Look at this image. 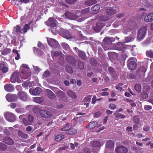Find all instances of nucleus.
<instances>
[{"mask_svg": "<svg viewBox=\"0 0 153 153\" xmlns=\"http://www.w3.org/2000/svg\"><path fill=\"white\" fill-rule=\"evenodd\" d=\"M45 23L48 26L51 27L52 33L54 35L56 34L57 31L56 27L57 21L55 20L54 18H50Z\"/></svg>", "mask_w": 153, "mask_h": 153, "instance_id": "obj_1", "label": "nucleus"}, {"mask_svg": "<svg viewBox=\"0 0 153 153\" xmlns=\"http://www.w3.org/2000/svg\"><path fill=\"white\" fill-rule=\"evenodd\" d=\"M65 18H68L71 20H76L79 22H81L84 20V19H82L80 17L78 18V16L71 13L68 11H67L65 14Z\"/></svg>", "mask_w": 153, "mask_h": 153, "instance_id": "obj_2", "label": "nucleus"}, {"mask_svg": "<svg viewBox=\"0 0 153 153\" xmlns=\"http://www.w3.org/2000/svg\"><path fill=\"white\" fill-rule=\"evenodd\" d=\"M21 76L18 71H14L12 74L10 80L11 82L14 83L16 81L18 83L20 82L21 81Z\"/></svg>", "mask_w": 153, "mask_h": 153, "instance_id": "obj_3", "label": "nucleus"}, {"mask_svg": "<svg viewBox=\"0 0 153 153\" xmlns=\"http://www.w3.org/2000/svg\"><path fill=\"white\" fill-rule=\"evenodd\" d=\"M146 31L147 28L145 27H143L139 30L137 39L140 41H141L144 38L146 35Z\"/></svg>", "mask_w": 153, "mask_h": 153, "instance_id": "obj_4", "label": "nucleus"}, {"mask_svg": "<svg viewBox=\"0 0 153 153\" xmlns=\"http://www.w3.org/2000/svg\"><path fill=\"white\" fill-rule=\"evenodd\" d=\"M135 58L134 57L130 58L128 61V67L131 70H134L135 69L137 64L135 62Z\"/></svg>", "mask_w": 153, "mask_h": 153, "instance_id": "obj_5", "label": "nucleus"}, {"mask_svg": "<svg viewBox=\"0 0 153 153\" xmlns=\"http://www.w3.org/2000/svg\"><path fill=\"white\" fill-rule=\"evenodd\" d=\"M7 100L9 102H12L17 100L18 97L16 94H7L6 96Z\"/></svg>", "mask_w": 153, "mask_h": 153, "instance_id": "obj_6", "label": "nucleus"}, {"mask_svg": "<svg viewBox=\"0 0 153 153\" xmlns=\"http://www.w3.org/2000/svg\"><path fill=\"white\" fill-rule=\"evenodd\" d=\"M47 41L48 44L51 47L57 48L59 46L58 42L55 39L51 38H48Z\"/></svg>", "mask_w": 153, "mask_h": 153, "instance_id": "obj_7", "label": "nucleus"}, {"mask_svg": "<svg viewBox=\"0 0 153 153\" xmlns=\"http://www.w3.org/2000/svg\"><path fill=\"white\" fill-rule=\"evenodd\" d=\"M27 120L26 118L23 119V123L26 126L29 125L33 122L34 117L31 114H29L27 117Z\"/></svg>", "mask_w": 153, "mask_h": 153, "instance_id": "obj_8", "label": "nucleus"}, {"mask_svg": "<svg viewBox=\"0 0 153 153\" xmlns=\"http://www.w3.org/2000/svg\"><path fill=\"white\" fill-rule=\"evenodd\" d=\"M18 95L19 99L23 101H26L28 99L27 94L24 91H19Z\"/></svg>", "mask_w": 153, "mask_h": 153, "instance_id": "obj_9", "label": "nucleus"}, {"mask_svg": "<svg viewBox=\"0 0 153 153\" xmlns=\"http://www.w3.org/2000/svg\"><path fill=\"white\" fill-rule=\"evenodd\" d=\"M4 117L7 121L10 122H14L15 120V115L10 112L5 113L4 114Z\"/></svg>", "mask_w": 153, "mask_h": 153, "instance_id": "obj_10", "label": "nucleus"}, {"mask_svg": "<svg viewBox=\"0 0 153 153\" xmlns=\"http://www.w3.org/2000/svg\"><path fill=\"white\" fill-rule=\"evenodd\" d=\"M29 92L32 95H37L40 94L42 91L40 88L36 87L35 89L30 88L29 90Z\"/></svg>", "mask_w": 153, "mask_h": 153, "instance_id": "obj_11", "label": "nucleus"}, {"mask_svg": "<svg viewBox=\"0 0 153 153\" xmlns=\"http://www.w3.org/2000/svg\"><path fill=\"white\" fill-rule=\"evenodd\" d=\"M117 153H127L128 151L127 148L123 146H119L115 149Z\"/></svg>", "mask_w": 153, "mask_h": 153, "instance_id": "obj_12", "label": "nucleus"}, {"mask_svg": "<svg viewBox=\"0 0 153 153\" xmlns=\"http://www.w3.org/2000/svg\"><path fill=\"white\" fill-rule=\"evenodd\" d=\"M40 115L43 117L45 118H49L52 116V114L49 111L41 110L39 112Z\"/></svg>", "mask_w": 153, "mask_h": 153, "instance_id": "obj_13", "label": "nucleus"}, {"mask_svg": "<svg viewBox=\"0 0 153 153\" xmlns=\"http://www.w3.org/2000/svg\"><path fill=\"white\" fill-rule=\"evenodd\" d=\"M0 70H1L4 73H5L8 71V65L5 62H3L0 64Z\"/></svg>", "mask_w": 153, "mask_h": 153, "instance_id": "obj_14", "label": "nucleus"}, {"mask_svg": "<svg viewBox=\"0 0 153 153\" xmlns=\"http://www.w3.org/2000/svg\"><path fill=\"white\" fill-rule=\"evenodd\" d=\"M5 90L7 92H11L14 90V86L10 84H7L4 86Z\"/></svg>", "mask_w": 153, "mask_h": 153, "instance_id": "obj_15", "label": "nucleus"}, {"mask_svg": "<svg viewBox=\"0 0 153 153\" xmlns=\"http://www.w3.org/2000/svg\"><path fill=\"white\" fill-rule=\"evenodd\" d=\"M145 21L149 22L153 20V13H150L146 15L144 18Z\"/></svg>", "mask_w": 153, "mask_h": 153, "instance_id": "obj_16", "label": "nucleus"}, {"mask_svg": "<svg viewBox=\"0 0 153 153\" xmlns=\"http://www.w3.org/2000/svg\"><path fill=\"white\" fill-rule=\"evenodd\" d=\"M135 38V35L131 34L130 36L125 38V43H127L133 41Z\"/></svg>", "mask_w": 153, "mask_h": 153, "instance_id": "obj_17", "label": "nucleus"}, {"mask_svg": "<svg viewBox=\"0 0 153 153\" xmlns=\"http://www.w3.org/2000/svg\"><path fill=\"white\" fill-rule=\"evenodd\" d=\"M75 48L76 51L78 52V55L80 57L84 59H86V55L85 52L83 51H80L76 48Z\"/></svg>", "mask_w": 153, "mask_h": 153, "instance_id": "obj_18", "label": "nucleus"}, {"mask_svg": "<svg viewBox=\"0 0 153 153\" xmlns=\"http://www.w3.org/2000/svg\"><path fill=\"white\" fill-rule=\"evenodd\" d=\"M104 26V24L101 22H97L96 26L94 27V29L97 32L100 31Z\"/></svg>", "mask_w": 153, "mask_h": 153, "instance_id": "obj_19", "label": "nucleus"}, {"mask_svg": "<svg viewBox=\"0 0 153 153\" xmlns=\"http://www.w3.org/2000/svg\"><path fill=\"white\" fill-rule=\"evenodd\" d=\"M3 141L6 144L11 145L13 144L14 142L13 140L10 138L6 137L3 139Z\"/></svg>", "mask_w": 153, "mask_h": 153, "instance_id": "obj_20", "label": "nucleus"}, {"mask_svg": "<svg viewBox=\"0 0 153 153\" xmlns=\"http://www.w3.org/2000/svg\"><path fill=\"white\" fill-rule=\"evenodd\" d=\"M114 39L110 38L108 37H106L103 39V41L104 43L110 45L112 42L114 41Z\"/></svg>", "mask_w": 153, "mask_h": 153, "instance_id": "obj_21", "label": "nucleus"}, {"mask_svg": "<svg viewBox=\"0 0 153 153\" xmlns=\"http://www.w3.org/2000/svg\"><path fill=\"white\" fill-rule=\"evenodd\" d=\"M106 13L109 15H112L116 13L115 10L111 7H108L106 10Z\"/></svg>", "mask_w": 153, "mask_h": 153, "instance_id": "obj_22", "label": "nucleus"}, {"mask_svg": "<svg viewBox=\"0 0 153 153\" xmlns=\"http://www.w3.org/2000/svg\"><path fill=\"white\" fill-rule=\"evenodd\" d=\"M97 125V123L96 122L94 121L90 122L86 126V127L89 129H92L94 128Z\"/></svg>", "mask_w": 153, "mask_h": 153, "instance_id": "obj_23", "label": "nucleus"}, {"mask_svg": "<svg viewBox=\"0 0 153 153\" xmlns=\"http://www.w3.org/2000/svg\"><path fill=\"white\" fill-rule=\"evenodd\" d=\"M67 61L70 64L74 65L75 63V60L74 58L72 56H68L66 58Z\"/></svg>", "mask_w": 153, "mask_h": 153, "instance_id": "obj_24", "label": "nucleus"}, {"mask_svg": "<svg viewBox=\"0 0 153 153\" xmlns=\"http://www.w3.org/2000/svg\"><path fill=\"white\" fill-rule=\"evenodd\" d=\"M46 92L48 93V97L51 99H53L55 98V95L54 93L50 90L47 89Z\"/></svg>", "mask_w": 153, "mask_h": 153, "instance_id": "obj_25", "label": "nucleus"}, {"mask_svg": "<svg viewBox=\"0 0 153 153\" xmlns=\"http://www.w3.org/2000/svg\"><path fill=\"white\" fill-rule=\"evenodd\" d=\"M67 94L69 97L72 99H75L77 97L76 94L71 90H70L67 92Z\"/></svg>", "mask_w": 153, "mask_h": 153, "instance_id": "obj_26", "label": "nucleus"}, {"mask_svg": "<svg viewBox=\"0 0 153 153\" xmlns=\"http://www.w3.org/2000/svg\"><path fill=\"white\" fill-rule=\"evenodd\" d=\"M33 23L32 22H30L28 24H25L24 27V28L22 29L21 33H26L27 31V30L29 29V27L30 24Z\"/></svg>", "mask_w": 153, "mask_h": 153, "instance_id": "obj_27", "label": "nucleus"}, {"mask_svg": "<svg viewBox=\"0 0 153 153\" xmlns=\"http://www.w3.org/2000/svg\"><path fill=\"white\" fill-rule=\"evenodd\" d=\"M97 1L95 0H88L85 1V4L88 6H90L94 4H96Z\"/></svg>", "mask_w": 153, "mask_h": 153, "instance_id": "obj_28", "label": "nucleus"}, {"mask_svg": "<svg viewBox=\"0 0 153 153\" xmlns=\"http://www.w3.org/2000/svg\"><path fill=\"white\" fill-rule=\"evenodd\" d=\"M114 146V143L111 140H109L106 142V147L107 148H113Z\"/></svg>", "mask_w": 153, "mask_h": 153, "instance_id": "obj_29", "label": "nucleus"}, {"mask_svg": "<svg viewBox=\"0 0 153 153\" xmlns=\"http://www.w3.org/2000/svg\"><path fill=\"white\" fill-rule=\"evenodd\" d=\"M64 138V136L62 134H59L56 136L55 138V140L56 141H60L63 139Z\"/></svg>", "mask_w": 153, "mask_h": 153, "instance_id": "obj_30", "label": "nucleus"}, {"mask_svg": "<svg viewBox=\"0 0 153 153\" xmlns=\"http://www.w3.org/2000/svg\"><path fill=\"white\" fill-rule=\"evenodd\" d=\"M76 130L73 128H70L68 130L66 133L68 134H74L76 133Z\"/></svg>", "mask_w": 153, "mask_h": 153, "instance_id": "obj_31", "label": "nucleus"}, {"mask_svg": "<svg viewBox=\"0 0 153 153\" xmlns=\"http://www.w3.org/2000/svg\"><path fill=\"white\" fill-rule=\"evenodd\" d=\"M100 6L99 4H97L91 7V10L93 12H97L100 10Z\"/></svg>", "mask_w": 153, "mask_h": 153, "instance_id": "obj_32", "label": "nucleus"}, {"mask_svg": "<svg viewBox=\"0 0 153 153\" xmlns=\"http://www.w3.org/2000/svg\"><path fill=\"white\" fill-rule=\"evenodd\" d=\"M11 50L8 48H4L2 51L1 54L3 55H6L10 53Z\"/></svg>", "mask_w": 153, "mask_h": 153, "instance_id": "obj_33", "label": "nucleus"}, {"mask_svg": "<svg viewBox=\"0 0 153 153\" xmlns=\"http://www.w3.org/2000/svg\"><path fill=\"white\" fill-rule=\"evenodd\" d=\"M19 135L22 138L24 139H27L28 137V135L27 134L23 133L21 131H18Z\"/></svg>", "mask_w": 153, "mask_h": 153, "instance_id": "obj_34", "label": "nucleus"}, {"mask_svg": "<svg viewBox=\"0 0 153 153\" xmlns=\"http://www.w3.org/2000/svg\"><path fill=\"white\" fill-rule=\"evenodd\" d=\"M27 71H28V70L24 68V71L25 73H23L24 74V77H23V79H26L28 78L31 75L30 73L27 72Z\"/></svg>", "mask_w": 153, "mask_h": 153, "instance_id": "obj_35", "label": "nucleus"}, {"mask_svg": "<svg viewBox=\"0 0 153 153\" xmlns=\"http://www.w3.org/2000/svg\"><path fill=\"white\" fill-rule=\"evenodd\" d=\"M52 55L55 56H63V55L62 54V53L60 51H52L51 52Z\"/></svg>", "mask_w": 153, "mask_h": 153, "instance_id": "obj_36", "label": "nucleus"}, {"mask_svg": "<svg viewBox=\"0 0 153 153\" xmlns=\"http://www.w3.org/2000/svg\"><path fill=\"white\" fill-rule=\"evenodd\" d=\"M43 98L41 97H33V100L35 102L40 103L43 101Z\"/></svg>", "mask_w": 153, "mask_h": 153, "instance_id": "obj_37", "label": "nucleus"}, {"mask_svg": "<svg viewBox=\"0 0 153 153\" xmlns=\"http://www.w3.org/2000/svg\"><path fill=\"white\" fill-rule=\"evenodd\" d=\"M91 145L92 146L97 147L100 146V144L99 141H93L91 143Z\"/></svg>", "mask_w": 153, "mask_h": 153, "instance_id": "obj_38", "label": "nucleus"}, {"mask_svg": "<svg viewBox=\"0 0 153 153\" xmlns=\"http://www.w3.org/2000/svg\"><path fill=\"white\" fill-rule=\"evenodd\" d=\"M24 68L26 69L27 70H28L29 68L28 66V65L26 64H23L21 66L20 70L21 71L22 73H25L24 71Z\"/></svg>", "mask_w": 153, "mask_h": 153, "instance_id": "obj_39", "label": "nucleus"}, {"mask_svg": "<svg viewBox=\"0 0 153 153\" xmlns=\"http://www.w3.org/2000/svg\"><path fill=\"white\" fill-rule=\"evenodd\" d=\"M135 90L138 92H140L141 90V86L140 84H136L134 86Z\"/></svg>", "mask_w": 153, "mask_h": 153, "instance_id": "obj_40", "label": "nucleus"}, {"mask_svg": "<svg viewBox=\"0 0 153 153\" xmlns=\"http://www.w3.org/2000/svg\"><path fill=\"white\" fill-rule=\"evenodd\" d=\"M60 97L62 98L63 100H66L67 99V97L65 94L62 91L60 92L59 93Z\"/></svg>", "mask_w": 153, "mask_h": 153, "instance_id": "obj_41", "label": "nucleus"}, {"mask_svg": "<svg viewBox=\"0 0 153 153\" xmlns=\"http://www.w3.org/2000/svg\"><path fill=\"white\" fill-rule=\"evenodd\" d=\"M64 37L66 39H69L71 37L70 32L68 31H65L64 33Z\"/></svg>", "mask_w": 153, "mask_h": 153, "instance_id": "obj_42", "label": "nucleus"}, {"mask_svg": "<svg viewBox=\"0 0 153 153\" xmlns=\"http://www.w3.org/2000/svg\"><path fill=\"white\" fill-rule=\"evenodd\" d=\"M7 148L6 145L0 142V150L4 151L7 149Z\"/></svg>", "mask_w": 153, "mask_h": 153, "instance_id": "obj_43", "label": "nucleus"}, {"mask_svg": "<svg viewBox=\"0 0 153 153\" xmlns=\"http://www.w3.org/2000/svg\"><path fill=\"white\" fill-rule=\"evenodd\" d=\"M146 54L147 56L150 57H153V51L151 50H150L147 51Z\"/></svg>", "mask_w": 153, "mask_h": 153, "instance_id": "obj_44", "label": "nucleus"}, {"mask_svg": "<svg viewBox=\"0 0 153 153\" xmlns=\"http://www.w3.org/2000/svg\"><path fill=\"white\" fill-rule=\"evenodd\" d=\"M99 19L102 21H106L108 19V18L107 16L102 15L100 16Z\"/></svg>", "mask_w": 153, "mask_h": 153, "instance_id": "obj_45", "label": "nucleus"}, {"mask_svg": "<svg viewBox=\"0 0 153 153\" xmlns=\"http://www.w3.org/2000/svg\"><path fill=\"white\" fill-rule=\"evenodd\" d=\"M70 127L68 124H67L64 127L62 128L61 130L63 131H66L67 132L69 129Z\"/></svg>", "mask_w": 153, "mask_h": 153, "instance_id": "obj_46", "label": "nucleus"}, {"mask_svg": "<svg viewBox=\"0 0 153 153\" xmlns=\"http://www.w3.org/2000/svg\"><path fill=\"white\" fill-rule=\"evenodd\" d=\"M62 47L65 50H68L69 48V45L66 43L63 42L61 43Z\"/></svg>", "mask_w": 153, "mask_h": 153, "instance_id": "obj_47", "label": "nucleus"}, {"mask_svg": "<svg viewBox=\"0 0 153 153\" xmlns=\"http://www.w3.org/2000/svg\"><path fill=\"white\" fill-rule=\"evenodd\" d=\"M91 99V97L90 96H88L86 97H85L84 99V102H90Z\"/></svg>", "mask_w": 153, "mask_h": 153, "instance_id": "obj_48", "label": "nucleus"}, {"mask_svg": "<svg viewBox=\"0 0 153 153\" xmlns=\"http://www.w3.org/2000/svg\"><path fill=\"white\" fill-rule=\"evenodd\" d=\"M109 44L104 43L103 44L102 46L104 49L105 51L110 48V45Z\"/></svg>", "mask_w": 153, "mask_h": 153, "instance_id": "obj_49", "label": "nucleus"}, {"mask_svg": "<svg viewBox=\"0 0 153 153\" xmlns=\"http://www.w3.org/2000/svg\"><path fill=\"white\" fill-rule=\"evenodd\" d=\"M67 72L69 73H71L73 72L72 68L70 66H68L66 68Z\"/></svg>", "mask_w": 153, "mask_h": 153, "instance_id": "obj_50", "label": "nucleus"}, {"mask_svg": "<svg viewBox=\"0 0 153 153\" xmlns=\"http://www.w3.org/2000/svg\"><path fill=\"white\" fill-rule=\"evenodd\" d=\"M146 71V68L144 67H141L140 68V72H141L142 73V74H145Z\"/></svg>", "mask_w": 153, "mask_h": 153, "instance_id": "obj_51", "label": "nucleus"}, {"mask_svg": "<svg viewBox=\"0 0 153 153\" xmlns=\"http://www.w3.org/2000/svg\"><path fill=\"white\" fill-rule=\"evenodd\" d=\"M50 74V72L49 71H46L43 74V76L44 77H47L49 76Z\"/></svg>", "mask_w": 153, "mask_h": 153, "instance_id": "obj_52", "label": "nucleus"}, {"mask_svg": "<svg viewBox=\"0 0 153 153\" xmlns=\"http://www.w3.org/2000/svg\"><path fill=\"white\" fill-rule=\"evenodd\" d=\"M89 8H87L84 9L82 10H81V13L83 14H87L89 12Z\"/></svg>", "mask_w": 153, "mask_h": 153, "instance_id": "obj_53", "label": "nucleus"}, {"mask_svg": "<svg viewBox=\"0 0 153 153\" xmlns=\"http://www.w3.org/2000/svg\"><path fill=\"white\" fill-rule=\"evenodd\" d=\"M35 50H36L37 51V52L38 53V54L40 56L42 55L43 53V52L42 51L40 50L39 49H38L36 48H34V51H35Z\"/></svg>", "mask_w": 153, "mask_h": 153, "instance_id": "obj_54", "label": "nucleus"}, {"mask_svg": "<svg viewBox=\"0 0 153 153\" xmlns=\"http://www.w3.org/2000/svg\"><path fill=\"white\" fill-rule=\"evenodd\" d=\"M116 105L114 104H110L108 105V108L112 110H114L116 108Z\"/></svg>", "mask_w": 153, "mask_h": 153, "instance_id": "obj_55", "label": "nucleus"}, {"mask_svg": "<svg viewBox=\"0 0 153 153\" xmlns=\"http://www.w3.org/2000/svg\"><path fill=\"white\" fill-rule=\"evenodd\" d=\"M133 120L135 123H138L140 121V118L138 116H135L133 117Z\"/></svg>", "mask_w": 153, "mask_h": 153, "instance_id": "obj_56", "label": "nucleus"}, {"mask_svg": "<svg viewBox=\"0 0 153 153\" xmlns=\"http://www.w3.org/2000/svg\"><path fill=\"white\" fill-rule=\"evenodd\" d=\"M78 66L79 68L80 69H83L84 68V64L81 61H79L78 62Z\"/></svg>", "mask_w": 153, "mask_h": 153, "instance_id": "obj_57", "label": "nucleus"}, {"mask_svg": "<svg viewBox=\"0 0 153 153\" xmlns=\"http://www.w3.org/2000/svg\"><path fill=\"white\" fill-rule=\"evenodd\" d=\"M141 97L143 99H146L148 97V95L147 93L142 92L141 94Z\"/></svg>", "mask_w": 153, "mask_h": 153, "instance_id": "obj_58", "label": "nucleus"}, {"mask_svg": "<svg viewBox=\"0 0 153 153\" xmlns=\"http://www.w3.org/2000/svg\"><path fill=\"white\" fill-rule=\"evenodd\" d=\"M101 115V113L100 111H97L94 114V117L96 118L99 117Z\"/></svg>", "mask_w": 153, "mask_h": 153, "instance_id": "obj_59", "label": "nucleus"}, {"mask_svg": "<svg viewBox=\"0 0 153 153\" xmlns=\"http://www.w3.org/2000/svg\"><path fill=\"white\" fill-rule=\"evenodd\" d=\"M14 28L16 29V32H20L21 33L22 29H21L20 27L19 26L17 25L16 26L14 27Z\"/></svg>", "mask_w": 153, "mask_h": 153, "instance_id": "obj_60", "label": "nucleus"}, {"mask_svg": "<svg viewBox=\"0 0 153 153\" xmlns=\"http://www.w3.org/2000/svg\"><path fill=\"white\" fill-rule=\"evenodd\" d=\"M144 108L145 110L148 111L152 109V107L150 105H146L144 106Z\"/></svg>", "mask_w": 153, "mask_h": 153, "instance_id": "obj_61", "label": "nucleus"}, {"mask_svg": "<svg viewBox=\"0 0 153 153\" xmlns=\"http://www.w3.org/2000/svg\"><path fill=\"white\" fill-rule=\"evenodd\" d=\"M117 45L119 46L120 47L118 48V50L119 51H122L124 49V47H123V45L120 43H118Z\"/></svg>", "mask_w": 153, "mask_h": 153, "instance_id": "obj_62", "label": "nucleus"}, {"mask_svg": "<svg viewBox=\"0 0 153 153\" xmlns=\"http://www.w3.org/2000/svg\"><path fill=\"white\" fill-rule=\"evenodd\" d=\"M77 0H65L66 2L69 4H72L74 3Z\"/></svg>", "mask_w": 153, "mask_h": 153, "instance_id": "obj_63", "label": "nucleus"}, {"mask_svg": "<svg viewBox=\"0 0 153 153\" xmlns=\"http://www.w3.org/2000/svg\"><path fill=\"white\" fill-rule=\"evenodd\" d=\"M130 31V30L129 29H127L126 27H124L123 29V32L124 34H127L128 32Z\"/></svg>", "mask_w": 153, "mask_h": 153, "instance_id": "obj_64", "label": "nucleus"}]
</instances>
